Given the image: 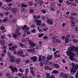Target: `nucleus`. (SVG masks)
<instances>
[{
    "label": "nucleus",
    "mask_w": 78,
    "mask_h": 78,
    "mask_svg": "<svg viewBox=\"0 0 78 78\" xmlns=\"http://www.w3.org/2000/svg\"><path fill=\"white\" fill-rule=\"evenodd\" d=\"M13 77H14V76H12V75L9 74L8 78H13Z\"/></svg>",
    "instance_id": "nucleus-51"
},
{
    "label": "nucleus",
    "mask_w": 78,
    "mask_h": 78,
    "mask_svg": "<svg viewBox=\"0 0 78 78\" xmlns=\"http://www.w3.org/2000/svg\"><path fill=\"white\" fill-rule=\"evenodd\" d=\"M58 51H57L54 53V56L55 58H57V55H56V53H58Z\"/></svg>",
    "instance_id": "nucleus-26"
},
{
    "label": "nucleus",
    "mask_w": 78,
    "mask_h": 78,
    "mask_svg": "<svg viewBox=\"0 0 78 78\" xmlns=\"http://www.w3.org/2000/svg\"><path fill=\"white\" fill-rule=\"evenodd\" d=\"M29 6H33V2H32V1L29 2Z\"/></svg>",
    "instance_id": "nucleus-33"
},
{
    "label": "nucleus",
    "mask_w": 78,
    "mask_h": 78,
    "mask_svg": "<svg viewBox=\"0 0 78 78\" xmlns=\"http://www.w3.org/2000/svg\"><path fill=\"white\" fill-rule=\"evenodd\" d=\"M28 6V5L24 4L22 3L21 5V7H24V8H26Z\"/></svg>",
    "instance_id": "nucleus-16"
},
{
    "label": "nucleus",
    "mask_w": 78,
    "mask_h": 78,
    "mask_svg": "<svg viewBox=\"0 0 78 78\" xmlns=\"http://www.w3.org/2000/svg\"><path fill=\"white\" fill-rule=\"evenodd\" d=\"M78 52V47L73 46L69 48L68 51L66 52V55L69 56V59L71 61H75L76 58L73 56H74V51Z\"/></svg>",
    "instance_id": "nucleus-1"
},
{
    "label": "nucleus",
    "mask_w": 78,
    "mask_h": 78,
    "mask_svg": "<svg viewBox=\"0 0 78 78\" xmlns=\"http://www.w3.org/2000/svg\"><path fill=\"white\" fill-rule=\"evenodd\" d=\"M18 76H20V77L21 76H23V74L20 73H19L18 74Z\"/></svg>",
    "instance_id": "nucleus-41"
},
{
    "label": "nucleus",
    "mask_w": 78,
    "mask_h": 78,
    "mask_svg": "<svg viewBox=\"0 0 78 78\" xmlns=\"http://www.w3.org/2000/svg\"><path fill=\"white\" fill-rule=\"evenodd\" d=\"M10 62L11 63H14L16 62V57L12 56L9 58Z\"/></svg>",
    "instance_id": "nucleus-4"
},
{
    "label": "nucleus",
    "mask_w": 78,
    "mask_h": 78,
    "mask_svg": "<svg viewBox=\"0 0 78 78\" xmlns=\"http://www.w3.org/2000/svg\"><path fill=\"white\" fill-rule=\"evenodd\" d=\"M56 42L57 43H61V40H59V39H56Z\"/></svg>",
    "instance_id": "nucleus-38"
},
{
    "label": "nucleus",
    "mask_w": 78,
    "mask_h": 78,
    "mask_svg": "<svg viewBox=\"0 0 78 78\" xmlns=\"http://www.w3.org/2000/svg\"><path fill=\"white\" fill-rule=\"evenodd\" d=\"M44 63V64H45V65H46L47 64V59L46 60L44 61V62H43Z\"/></svg>",
    "instance_id": "nucleus-47"
},
{
    "label": "nucleus",
    "mask_w": 78,
    "mask_h": 78,
    "mask_svg": "<svg viewBox=\"0 0 78 78\" xmlns=\"http://www.w3.org/2000/svg\"><path fill=\"white\" fill-rule=\"evenodd\" d=\"M52 42L54 44H56V42L55 40H52Z\"/></svg>",
    "instance_id": "nucleus-53"
},
{
    "label": "nucleus",
    "mask_w": 78,
    "mask_h": 78,
    "mask_svg": "<svg viewBox=\"0 0 78 78\" xmlns=\"http://www.w3.org/2000/svg\"><path fill=\"white\" fill-rule=\"evenodd\" d=\"M27 27V26L26 25H25L22 28L23 30H25H25L26 31H28L29 30V27Z\"/></svg>",
    "instance_id": "nucleus-13"
},
{
    "label": "nucleus",
    "mask_w": 78,
    "mask_h": 78,
    "mask_svg": "<svg viewBox=\"0 0 78 78\" xmlns=\"http://www.w3.org/2000/svg\"><path fill=\"white\" fill-rule=\"evenodd\" d=\"M6 41L4 40H2L0 39V44L2 45H5V42Z\"/></svg>",
    "instance_id": "nucleus-11"
},
{
    "label": "nucleus",
    "mask_w": 78,
    "mask_h": 78,
    "mask_svg": "<svg viewBox=\"0 0 78 78\" xmlns=\"http://www.w3.org/2000/svg\"><path fill=\"white\" fill-rule=\"evenodd\" d=\"M54 66L57 69H59V65L58 64H55L54 65Z\"/></svg>",
    "instance_id": "nucleus-17"
},
{
    "label": "nucleus",
    "mask_w": 78,
    "mask_h": 78,
    "mask_svg": "<svg viewBox=\"0 0 78 78\" xmlns=\"http://www.w3.org/2000/svg\"><path fill=\"white\" fill-rule=\"evenodd\" d=\"M41 11L43 14H45V13L47 12V11L45 9H42L41 10Z\"/></svg>",
    "instance_id": "nucleus-30"
},
{
    "label": "nucleus",
    "mask_w": 78,
    "mask_h": 78,
    "mask_svg": "<svg viewBox=\"0 0 78 78\" xmlns=\"http://www.w3.org/2000/svg\"><path fill=\"white\" fill-rule=\"evenodd\" d=\"M30 45L31 47L32 48L34 47V46H35V44L34 43H33L32 44H31Z\"/></svg>",
    "instance_id": "nucleus-45"
},
{
    "label": "nucleus",
    "mask_w": 78,
    "mask_h": 78,
    "mask_svg": "<svg viewBox=\"0 0 78 78\" xmlns=\"http://www.w3.org/2000/svg\"><path fill=\"white\" fill-rule=\"evenodd\" d=\"M17 8H14L12 9V12H15L17 11Z\"/></svg>",
    "instance_id": "nucleus-20"
},
{
    "label": "nucleus",
    "mask_w": 78,
    "mask_h": 78,
    "mask_svg": "<svg viewBox=\"0 0 78 78\" xmlns=\"http://www.w3.org/2000/svg\"><path fill=\"white\" fill-rule=\"evenodd\" d=\"M27 51H30V52H31V53L32 54H34V53H36V52L34 48L28 49L27 50Z\"/></svg>",
    "instance_id": "nucleus-6"
},
{
    "label": "nucleus",
    "mask_w": 78,
    "mask_h": 78,
    "mask_svg": "<svg viewBox=\"0 0 78 78\" xmlns=\"http://www.w3.org/2000/svg\"><path fill=\"white\" fill-rule=\"evenodd\" d=\"M24 53L23 50H20L17 52V55L18 56H21V57H24L23 55Z\"/></svg>",
    "instance_id": "nucleus-3"
},
{
    "label": "nucleus",
    "mask_w": 78,
    "mask_h": 78,
    "mask_svg": "<svg viewBox=\"0 0 78 78\" xmlns=\"http://www.w3.org/2000/svg\"><path fill=\"white\" fill-rule=\"evenodd\" d=\"M11 9V8L6 7L5 9V10L8 11H9Z\"/></svg>",
    "instance_id": "nucleus-27"
},
{
    "label": "nucleus",
    "mask_w": 78,
    "mask_h": 78,
    "mask_svg": "<svg viewBox=\"0 0 78 78\" xmlns=\"http://www.w3.org/2000/svg\"><path fill=\"white\" fill-rule=\"evenodd\" d=\"M41 57H42V56L41 55H40L38 57V61L39 62H41V61H42V58H41Z\"/></svg>",
    "instance_id": "nucleus-25"
},
{
    "label": "nucleus",
    "mask_w": 78,
    "mask_h": 78,
    "mask_svg": "<svg viewBox=\"0 0 78 78\" xmlns=\"http://www.w3.org/2000/svg\"><path fill=\"white\" fill-rule=\"evenodd\" d=\"M14 66H10V67L11 70L12 71L13 73H14V72H17V69L16 68V67H15Z\"/></svg>",
    "instance_id": "nucleus-5"
},
{
    "label": "nucleus",
    "mask_w": 78,
    "mask_h": 78,
    "mask_svg": "<svg viewBox=\"0 0 78 78\" xmlns=\"http://www.w3.org/2000/svg\"><path fill=\"white\" fill-rule=\"evenodd\" d=\"M50 64H51V62H50L49 61H48V60H47V65H50Z\"/></svg>",
    "instance_id": "nucleus-44"
},
{
    "label": "nucleus",
    "mask_w": 78,
    "mask_h": 78,
    "mask_svg": "<svg viewBox=\"0 0 78 78\" xmlns=\"http://www.w3.org/2000/svg\"><path fill=\"white\" fill-rule=\"evenodd\" d=\"M66 3H67V5H70V2H69L68 1H66Z\"/></svg>",
    "instance_id": "nucleus-62"
},
{
    "label": "nucleus",
    "mask_w": 78,
    "mask_h": 78,
    "mask_svg": "<svg viewBox=\"0 0 78 78\" xmlns=\"http://www.w3.org/2000/svg\"><path fill=\"white\" fill-rule=\"evenodd\" d=\"M8 21V20L5 19H3L2 20V22H6Z\"/></svg>",
    "instance_id": "nucleus-36"
},
{
    "label": "nucleus",
    "mask_w": 78,
    "mask_h": 78,
    "mask_svg": "<svg viewBox=\"0 0 78 78\" xmlns=\"http://www.w3.org/2000/svg\"><path fill=\"white\" fill-rule=\"evenodd\" d=\"M27 42H28L29 43V44H30V45H31V44L32 43H33V41H32L30 40V39L27 40Z\"/></svg>",
    "instance_id": "nucleus-21"
},
{
    "label": "nucleus",
    "mask_w": 78,
    "mask_h": 78,
    "mask_svg": "<svg viewBox=\"0 0 78 78\" xmlns=\"http://www.w3.org/2000/svg\"><path fill=\"white\" fill-rule=\"evenodd\" d=\"M49 78H55V77L54 75H51Z\"/></svg>",
    "instance_id": "nucleus-56"
},
{
    "label": "nucleus",
    "mask_w": 78,
    "mask_h": 78,
    "mask_svg": "<svg viewBox=\"0 0 78 78\" xmlns=\"http://www.w3.org/2000/svg\"><path fill=\"white\" fill-rule=\"evenodd\" d=\"M51 59H52V55H51L48 56L46 58V59L47 60H51Z\"/></svg>",
    "instance_id": "nucleus-14"
},
{
    "label": "nucleus",
    "mask_w": 78,
    "mask_h": 78,
    "mask_svg": "<svg viewBox=\"0 0 78 78\" xmlns=\"http://www.w3.org/2000/svg\"><path fill=\"white\" fill-rule=\"evenodd\" d=\"M72 41L73 42H78V40L75 39H73Z\"/></svg>",
    "instance_id": "nucleus-35"
},
{
    "label": "nucleus",
    "mask_w": 78,
    "mask_h": 78,
    "mask_svg": "<svg viewBox=\"0 0 78 78\" xmlns=\"http://www.w3.org/2000/svg\"><path fill=\"white\" fill-rule=\"evenodd\" d=\"M65 78H67V74H64V76Z\"/></svg>",
    "instance_id": "nucleus-57"
},
{
    "label": "nucleus",
    "mask_w": 78,
    "mask_h": 78,
    "mask_svg": "<svg viewBox=\"0 0 78 78\" xmlns=\"http://www.w3.org/2000/svg\"><path fill=\"white\" fill-rule=\"evenodd\" d=\"M71 16H75V13H74V12L71 13Z\"/></svg>",
    "instance_id": "nucleus-63"
},
{
    "label": "nucleus",
    "mask_w": 78,
    "mask_h": 78,
    "mask_svg": "<svg viewBox=\"0 0 78 78\" xmlns=\"http://www.w3.org/2000/svg\"><path fill=\"white\" fill-rule=\"evenodd\" d=\"M64 73H61L60 74L61 76H62V77H63V76H64Z\"/></svg>",
    "instance_id": "nucleus-61"
},
{
    "label": "nucleus",
    "mask_w": 78,
    "mask_h": 78,
    "mask_svg": "<svg viewBox=\"0 0 78 78\" xmlns=\"http://www.w3.org/2000/svg\"><path fill=\"white\" fill-rule=\"evenodd\" d=\"M20 61H21V59H20V58H17L16 59L15 62L17 64H20Z\"/></svg>",
    "instance_id": "nucleus-12"
},
{
    "label": "nucleus",
    "mask_w": 78,
    "mask_h": 78,
    "mask_svg": "<svg viewBox=\"0 0 78 78\" xmlns=\"http://www.w3.org/2000/svg\"><path fill=\"white\" fill-rule=\"evenodd\" d=\"M41 18L43 20H46V19L47 20V19H48V17L46 16H44L43 17H42Z\"/></svg>",
    "instance_id": "nucleus-19"
},
{
    "label": "nucleus",
    "mask_w": 78,
    "mask_h": 78,
    "mask_svg": "<svg viewBox=\"0 0 78 78\" xmlns=\"http://www.w3.org/2000/svg\"><path fill=\"white\" fill-rule=\"evenodd\" d=\"M52 73H54V74H55V73H58L59 71L57 70H54L52 71Z\"/></svg>",
    "instance_id": "nucleus-18"
},
{
    "label": "nucleus",
    "mask_w": 78,
    "mask_h": 78,
    "mask_svg": "<svg viewBox=\"0 0 78 78\" xmlns=\"http://www.w3.org/2000/svg\"><path fill=\"white\" fill-rule=\"evenodd\" d=\"M25 62H26V63H27V64L29 63V62H30V60H26L25 61Z\"/></svg>",
    "instance_id": "nucleus-59"
},
{
    "label": "nucleus",
    "mask_w": 78,
    "mask_h": 78,
    "mask_svg": "<svg viewBox=\"0 0 78 78\" xmlns=\"http://www.w3.org/2000/svg\"><path fill=\"white\" fill-rule=\"evenodd\" d=\"M29 12H30V13L32 14V13H33V12H34V10H33L31 9H30L29 10Z\"/></svg>",
    "instance_id": "nucleus-22"
},
{
    "label": "nucleus",
    "mask_w": 78,
    "mask_h": 78,
    "mask_svg": "<svg viewBox=\"0 0 78 78\" xmlns=\"http://www.w3.org/2000/svg\"><path fill=\"white\" fill-rule=\"evenodd\" d=\"M71 22L73 24V25H75V23L76 21H75V20H71Z\"/></svg>",
    "instance_id": "nucleus-24"
},
{
    "label": "nucleus",
    "mask_w": 78,
    "mask_h": 78,
    "mask_svg": "<svg viewBox=\"0 0 78 78\" xmlns=\"http://www.w3.org/2000/svg\"><path fill=\"white\" fill-rule=\"evenodd\" d=\"M28 70H29V69H28V68H27L25 70V71L26 72V73H28V72H29Z\"/></svg>",
    "instance_id": "nucleus-37"
},
{
    "label": "nucleus",
    "mask_w": 78,
    "mask_h": 78,
    "mask_svg": "<svg viewBox=\"0 0 78 78\" xmlns=\"http://www.w3.org/2000/svg\"><path fill=\"white\" fill-rule=\"evenodd\" d=\"M20 45L21 47H22V48H26V46H27L26 44H23L22 43H20Z\"/></svg>",
    "instance_id": "nucleus-15"
},
{
    "label": "nucleus",
    "mask_w": 78,
    "mask_h": 78,
    "mask_svg": "<svg viewBox=\"0 0 78 78\" xmlns=\"http://www.w3.org/2000/svg\"><path fill=\"white\" fill-rule=\"evenodd\" d=\"M9 73V71L5 72V75L6 76H9L10 75Z\"/></svg>",
    "instance_id": "nucleus-32"
},
{
    "label": "nucleus",
    "mask_w": 78,
    "mask_h": 78,
    "mask_svg": "<svg viewBox=\"0 0 78 78\" xmlns=\"http://www.w3.org/2000/svg\"><path fill=\"white\" fill-rule=\"evenodd\" d=\"M1 56L2 57H4L5 56V54L4 53H2V54L1 55Z\"/></svg>",
    "instance_id": "nucleus-49"
},
{
    "label": "nucleus",
    "mask_w": 78,
    "mask_h": 78,
    "mask_svg": "<svg viewBox=\"0 0 78 78\" xmlns=\"http://www.w3.org/2000/svg\"><path fill=\"white\" fill-rule=\"evenodd\" d=\"M44 35V33H42L40 34H39L38 35V37H41L42 36H43Z\"/></svg>",
    "instance_id": "nucleus-39"
},
{
    "label": "nucleus",
    "mask_w": 78,
    "mask_h": 78,
    "mask_svg": "<svg viewBox=\"0 0 78 78\" xmlns=\"http://www.w3.org/2000/svg\"><path fill=\"white\" fill-rule=\"evenodd\" d=\"M65 43L66 44H67V43H68L69 42V38H68L66 37L65 38Z\"/></svg>",
    "instance_id": "nucleus-23"
},
{
    "label": "nucleus",
    "mask_w": 78,
    "mask_h": 78,
    "mask_svg": "<svg viewBox=\"0 0 78 78\" xmlns=\"http://www.w3.org/2000/svg\"><path fill=\"white\" fill-rule=\"evenodd\" d=\"M19 72H21V73H23V70L22 69H19Z\"/></svg>",
    "instance_id": "nucleus-40"
},
{
    "label": "nucleus",
    "mask_w": 78,
    "mask_h": 78,
    "mask_svg": "<svg viewBox=\"0 0 78 78\" xmlns=\"http://www.w3.org/2000/svg\"><path fill=\"white\" fill-rule=\"evenodd\" d=\"M12 48H13V50H16V48H17V47L16 45H15L14 46H12Z\"/></svg>",
    "instance_id": "nucleus-29"
},
{
    "label": "nucleus",
    "mask_w": 78,
    "mask_h": 78,
    "mask_svg": "<svg viewBox=\"0 0 78 78\" xmlns=\"http://www.w3.org/2000/svg\"><path fill=\"white\" fill-rule=\"evenodd\" d=\"M0 29L1 30H3L5 29V27L4 26H1Z\"/></svg>",
    "instance_id": "nucleus-46"
},
{
    "label": "nucleus",
    "mask_w": 78,
    "mask_h": 78,
    "mask_svg": "<svg viewBox=\"0 0 78 78\" xmlns=\"http://www.w3.org/2000/svg\"><path fill=\"white\" fill-rule=\"evenodd\" d=\"M2 48L3 50H6L7 49V47L6 46H4L2 47Z\"/></svg>",
    "instance_id": "nucleus-42"
},
{
    "label": "nucleus",
    "mask_w": 78,
    "mask_h": 78,
    "mask_svg": "<svg viewBox=\"0 0 78 78\" xmlns=\"http://www.w3.org/2000/svg\"><path fill=\"white\" fill-rule=\"evenodd\" d=\"M28 54H27V53H26L24 55V54H23V56H23V58H24L25 56H28Z\"/></svg>",
    "instance_id": "nucleus-54"
},
{
    "label": "nucleus",
    "mask_w": 78,
    "mask_h": 78,
    "mask_svg": "<svg viewBox=\"0 0 78 78\" xmlns=\"http://www.w3.org/2000/svg\"><path fill=\"white\" fill-rule=\"evenodd\" d=\"M45 75H46V77L47 78L50 77V73H46Z\"/></svg>",
    "instance_id": "nucleus-28"
},
{
    "label": "nucleus",
    "mask_w": 78,
    "mask_h": 78,
    "mask_svg": "<svg viewBox=\"0 0 78 78\" xmlns=\"http://www.w3.org/2000/svg\"><path fill=\"white\" fill-rule=\"evenodd\" d=\"M48 30V28H44L43 29V30L44 31H47Z\"/></svg>",
    "instance_id": "nucleus-48"
},
{
    "label": "nucleus",
    "mask_w": 78,
    "mask_h": 78,
    "mask_svg": "<svg viewBox=\"0 0 78 78\" xmlns=\"http://www.w3.org/2000/svg\"><path fill=\"white\" fill-rule=\"evenodd\" d=\"M46 22L47 23H48V24H49V25H52V24H53V22L52 20L48 18V19L46 20Z\"/></svg>",
    "instance_id": "nucleus-7"
},
{
    "label": "nucleus",
    "mask_w": 78,
    "mask_h": 78,
    "mask_svg": "<svg viewBox=\"0 0 78 78\" xmlns=\"http://www.w3.org/2000/svg\"><path fill=\"white\" fill-rule=\"evenodd\" d=\"M38 43L39 44V46H41L42 45V41H39L38 42Z\"/></svg>",
    "instance_id": "nucleus-34"
},
{
    "label": "nucleus",
    "mask_w": 78,
    "mask_h": 78,
    "mask_svg": "<svg viewBox=\"0 0 78 78\" xmlns=\"http://www.w3.org/2000/svg\"><path fill=\"white\" fill-rule=\"evenodd\" d=\"M36 24L37 26H41L42 25V21L40 20H37L36 21Z\"/></svg>",
    "instance_id": "nucleus-8"
},
{
    "label": "nucleus",
    "mask_w": 78,
    "mask_h": 78,
    "mask_svg": "<svg viewBox=\"0 0 78 78\" xmlns=\"http://www.w3.org/2000/svg\"><path fill=\"white\" fill-rule=\"evenodd\" d=\"M25 11V9L24 8H21V12H23Z\"/></svg>",
    "instance_id": "nucleus-55"
},
{
    "label": "nucleus",
    "mask_w": 78,
    "mask_h": 78,
    "mask_svg": "<svg viewBox=\"0 0 78 78\" xmlns=\"http://www.w3.org/2000/svg\"><path fill=\"white\" fill-rule=\"evenodd\" d=\"M20 29V28H17L15 30V34H16L17 35H20V33L19 31V30Z\"/></svg>",
    "instance_id": "nucleus-9"
},
{
    "label": "nucleus",
    "mask_w": 78,
    "mask_h": 78,
    "mask_svg": "<svg viewBox=\"0 0 78 78\" xmlns=\"http://www.w3.org/2000/svg\"><path fill=\"white\" fill-rule=\"evenodd\" d=\"M30 70H31V71H32L33 70V67H30Z\"/></svg>",
    "instance_id": "nucleus-64"
},
{
    "label": "nucleus",
    "mask_w": 78,
    "mask_h": 78,
    "mask_svg": "<svg viewBox=\"0 0 78 78\" xmlns=\"http://www.w3.org/2000/svg\"><path fill=\"white\" fill-rule=\"evenodd\" d=\"M37 57L36 56L31 57V59L32 61L35 62H36L37 61Z\"/></svg>",
    "instance_id": "nucleus-10"
},
{
    "label": "nucleus",
    "mask_w": 78,
    "mask_h": 78,
    "mask_svg": "<svg viewBox=\"0 0 78 78\" xmlns=\"http://www.w3.org/2000/svg\"><path fill=\"white\" fill-rule=\"evenodd\" d=\"M3 53H6V49H3V51H2Z\"/></svg>",
    "instance_id": "nucleus-50"
},
{
    "label": "nucleus",
    "mask_w": 78,
    "mask_h": 78,
    "mask_svg": "<svg viewBox=\"0 0 78 78\" xmlns=\"http://www.w3.org/2000/svg\"><path fill=\"white\" fill-rule=\"evenodd\" d=\"M40 18H41V16H40V15H38L37 16L36 20H37V19H40Z\"/></svg>",
    "instance_id": "nucleus-52"
},
{
    "label": "nucleus",
    "mask_w": 78,
    "mask_h": 78,
    "mask_svg": "<svg viewBox=\"0 0 78 78\" xmlns=\"http://www.w3.org/2000/svg\"><path fill=\"white\" fill-rule=\"evenodd\" d=\"M1 38L2 39H5V37L4 35H2L1 37Z\"/></svg>",
    "instance_id": "nucleus-43"
},
{
    "label": "nucleus",
    "mask_w": 78,
    "mask_h": 78,
    "mask_svg": "<svg viewBox=\"0 0 78 78\" xmlns=\"http://www.w3.org/2000/svg\"><path fill=\"white\" fill-rule=\"evenodd\" d=\"M39 65L41 67H43V65H44V62H40Z\"/></svg>",
    "instance_id": "nucleus-31"
},
{
    "label": "nucleus",
    "mask_w": 78,
    "mask_h": 78,
    "mask_svg": "<svg viewBox=\"0 0 78 78\" xmlns=\"http://www.w3.org/2000/svg\"><path fill=\"white\" fill-rule=\"evenodd\" d=\"M74 30L76 31H78V28L77 27H76L74 28Z\"/></svg>",
    "instance_id": "nucleus-60"
},
{
    "label": "nucleus",
    "mask_w": 78,
    "mask_h": 78,
    "mask_svg": "<svg viewBox=\"0 0 78 78\" xmlns=\"http://www.w3.org/2000/svg\"><path fill=\"white\" fill-rule=\"evenodd\" d=\"M4 14L5 15V16H8V12H4Z\"/></svg>",
    "instance_id": "nucleus-58"
},
{
    "label": "nucleus",
    "mask_w": 78,
    "mask_h": 78,
    "mask_svg": "<svg viewBox=\"0 0 78 78\" xmlns=\"http://www.w3.org/2000/svg\"><path fill=\"white\" fill-rule=\"evenodd\" d=\"M72 68L70 69V72L72 74H75L77 71L78 68V65H75L73 63H72Z\"/></svg>",
    "instance_id": "nucleus-2"
}]
</instances>
